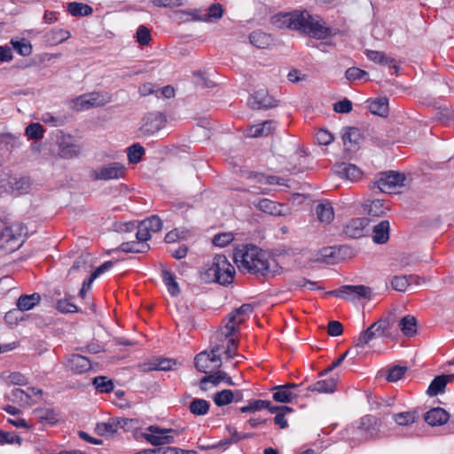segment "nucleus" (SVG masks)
<instances>
[{
    "label": "nucleus",
    "instance_id": "72a5a7b5",
    "mask_svg": "<svg viewBox=\"0 0 454 454\" xmlns=\"http://www.w3.org/2000/svg\"><path fill=\"white\" fill-rule=\"evenodd\" d=\"M67 12L72 16L84 17L90 15L93 12V9L91 6L86 4L72 2L67 4Z\"/></svg>",
    "mask_w": 454,
    "mask_h": 454
},
{
    "label": "nucleus",
    "instance_id": "423d86ee",
    "mask_svg": "<svg viewBox=\"0 0 454 454\" xmlns=\"http://www.w3.org/2000/svg\"><path fill=\"white\" fill-rule=\"evenodd\" d=\"M389 328L390 322L388 319L378 320L360 333L356 341L355 348H363L374 339L389 336Z\"/></svg>",
    "mask_w": 454,
    "mask_h": 454
},
{
    "label": "nucleus",
    "instance_id": "2f4dec72",
    "mask_svg": "<svg viewBox=\"0 0 454 454\" xmlns=\"http://www.w3.org/2000/svg\"><path fill=\"white\" fill-rule=\"evenodd\" d=\"M316 214L322 223H329L334 217L333 208L330 202L320 203L316 207Z\"/></svg>",
    "mask_w": 454,
    "mask_h": 454
},
{
    "label": "nucleus",
    "instance_id": "13d9d810",
    "mask_svg": "<svg viewBox=\"0 0 454 454\" xmlns=\"http://www.w3.org/2000/svg\"><path fill=\"white\" fill-rule=\"evenodd\" d=\"M22 439L20 436L15 434L14 433L11 432H4L3 430H0V444H13L17 443L19 445L21 444Z\"/></svg>",
    "mask_w": 454,
    "mask_h": 454
},
{
    "label": "nucleus",
    "instance_id": "2eb2a0df",
    "mask_svg": "<svg viewBox=\"0 0 454 454\" xmlns=\"http://www.w3.org/2000/svg\"><path fill=\"white\" fill-rule=\"evenodd\" d=\"M357 430L364 439L369 440L373 438L379 433L377 419L372 415L364 416L360 419Z\"/></svg>",
    "mask_w": 454,
    "mask_h": 454
},
{
    "label": "nucleus",
    "instance_id": "5fc2aeb1",
    "mask_svg": "<svg viewBox=\"0 0 454 454\" xmlns=\"http://www.w3.org/2000/svg\"><path fill=\"white\" fill-rule=\"evenodd\" d=\"M409 286V278L406 275L395 276L391 280L392 288L398 292H405Z\"/></svg>",
    "mask_w": 454,
    "mask_h": 454
},
{
    "label": "nucleus",
    "instance_id": "5701e85b",
    "mask_svg": "<svg viewBox=\"0 0 454 454\" xmlns=\"http://www.w3.org/2000/svg\"><path fill=\"white\" fill-rule=\"evenodd\" d=\"M248 105L254 109L270 108L274 106L272 98L268 97L264 91L255 92L248 99Z\"/></svg>",
    "mask_w": 454,
    "mask_h": 454
},
{
    "label": "nucleus",
    "instance_id": "4d7b16f0",
    "mask_svg": "<svg viewBox=\"0 0 454 454\" xmlns=\"http://www.w3.org/2000/svg\"><path fill=\"white\" fill-rule=\"evenodd\" d=\"M142 222L151 232H157L162 228V221L158 215H152Z\"/></svg>",
    "mask_w": 454,
    "mask_h": 454
},
{
    "label": "nucleus",
    "instance_id": "1a4fd4ad",
    "mask_svg": "<svg viewBox=\"0 0 454 454\" xmlns=\"http://www.w3.org/2000/svg\"><path fill=\"white\" fill-rule=\"evenodd\" d=\"M126 175V168L121 162H112L93 170L92 179L95 181H109L123 178Z\"/></svg>",
    "mask_w": 454,
    "mask_h": 454
},
{
    "label": "nucleus",
    "instance_id": "69168bd1",
    "mask_svg": "<svg viewBox=\"0 0 454 454\" xmlns=\"http://www.w3.org/2000/svg\"><path fill=\"white\" fill-rule=\"evenodd\" d=\"M137 41L141 45H147L151 41L149 29L145 26H140L137 30Z\"/></svg>",
    "mask_w": 454,
    "mask_h": 454
},
{
    "label": "nucleus",
    "instance_id": "412c9836",
    "mask_svg": "<svg viewBox=\"0 0 454 454\" xmlns=\"http://www.w3.org/2000/svg\"><path fill=\"white\" fill-rule=\"evenodd\" d=\"M390 224L387 220H383L376 224L372 229V240L376 244H385L389 239Z\"/></svg>",
    "mask_w": 454,
    "mask_h": 454
},
{
    "label": "nucleus",
    "instance_id": "20e7f679",
    "mask_svg": "<svg viewBox=\"0 0 454 454\" xmlns=\"http://www.w3.org/2000/svg\"><path fill=\"white\" fill-rule=\"evenodd\" d=\"M27 228L21 223H14L6 226L0 223V248L12 252L18 249L23 242Z\"/></svg>",
    "mask_w": 454,
    "mask_h": 454
},
{
    "label": "nucleus",
    "instance_id": "3c124183",
    "mask_svg": "<svg viewBox=\"0 0 454 454\" xmlns=\"http://www.w3.org/2000/svg\"><path fill=\"white\" fill-rule=\"evenodd\" d=\"M11 43L13 49L21 56H28L32 52L31 44L25 39L22 40H12Z\"/></svg>",
    "mask_w": 454,
    "mask_h": 454
},
{
    "label": "nucleus",
    "instance_id": "c756f323",
    "mask_svg": "<svg viewBox=\"0 0 454 454\" xmlns=\"http://www.w3.org/2000/svg\"><path fill=\"white\" fill-rule=\"evenodd\" d=\"M307 389L318 393H333L336 390V380L334 379L318 380L309 386Z\"/></svg>",
    "mask_w": 454,
    "mask_h": 454
},
{
    "label": "nucleus",
    "instance_id": "4be33fe9",
    "mask_svg": "<svg viewBox=\"0 0 454 454\" xmlns=\"http://www.w3.org/2000/svg\"><path fill=\"white\" fill-rule=\"evenodd\" d=\"M454 378V375H440L436 376L432 382L430 383L427 388V394L430 396H435L440 393L444 391L446 385L451 381Z\"/></svg>",
    "mask_w": 454,
    "mask_h": 454
},
{
    "label": "nucleus",
    "instance_id": "dca6fc26",
    "mask_svg": "<svg viewBox=\"0 0 454 454\" xmlns=\"http://www.w3.org/2000/svg\"><path fill=\"white\" fill-rule=\"evenodd\" d=\"M367 218H355L350 220L344 228L345 234L352 239H358L364 235L365 227L368 225Z\"/></svg>",
    "mask_w": 454,
    "mask_h": 454
},
{
    "label": "nucleus",
    "instance_id": "680f3d73",
    "mask_svg": "<svg viewBox=\"0 0 454 454\" xmlns=\"http://www.w3.org/2000/svg\"><path fill=\"white\" fill-rule=\"evenodd\" d=\"M346 78L349 81L361 80L368 75V73L358 67H349L345 73Z\"/></svg>",
    "mask_w": 454,
    "mask_h": 454
},
{
    "label": "nucleus",
    "instance_id": "aec40b11",
    "mask_svg": "<svg viewBox=\"0 0 454 454\" xmlns=\"http://www.w3.org/2000/svg\"><path fill=\"white\" fill-rule=\"evenodd\" d=\"M337 174L347 180L356 182L362 176V171L356 165L349 163H341L336 168Z\"/></svg>",
    "mask_w": 454,
    "mask_h": 454
},
{
    "label": "nucleus",
    "instance_id": "ddd939ff",
    "mask_svg": "<svg viewBox=\"0 0 454 454\" xmlns=\"http://www.w3.org/2000/svg\"><path fill=\"white\" fill-rule=\"evenodd\" d=\"M163 125L164 119L160 113H149L142 119L140 131L145 136H151L158 132Z\"/></svg>",
    "mask_w": 454,
    "mask_h": 454
},
{
    "label": "nucleus",
    "instance_id": "774afa93",
    "mask_svg": "<svg viewBox=\"0 0 454 454\" xmlns=\"http://www.w3.org/2000/svg\"><path fill=\"white\" fill-rule=\"evenodd\" d=\"M11 396L13 401L21 402V403H28L31 399V394L21 388H14L11 392Z\"/></svg>",
    "mask_w": 454,
    "mask_h": 454
},
{
    "label": "nucleus",
    "instance_id": "0e129e2a",
    "mask_svg": "<svg viewBox=\"0 0 454 454\" xmlns=\"http://www.w3.org/2000/svg\"><path fill=\"white\" fill-rule=\"evenodd\" d=\"M223 9L220 4H211L208 8L207 17L200 19L201 20L208 21L209 19L218 20L223 17Z\"/></svg>",
    "mask_w": 454,
    "mask_h": 454
},
{
    "label": "nucleus",
    "instance_id": "f8f14e48",
    "mask_svg": "<svg viewBox=\"0 0 454 454\" xmlns=\"http://www.w3.org/2000/svg\"><path fill=\"white\" fill-rule=\"evenodd\" d=\"M236 331H238V329L235 328L231 322H226L223 326H221L210 340V348H213V352L219 353L223 349V344H219V341L226 344L228 340L233 338V334Z\"/></svg>",
    "mask_w": 454,
    "mask_h": 454
},
{
    "label": "nucleus",
    "instance_id": "f257e3e1",
    "mask_svg": "<svg viewBox=\"0 0 454 454\" xmlns=\"http://www.w3.org/2000/svg\"><path fill=\"white\" fill-rule=\"evenodd\" d=\"M271 24L278 28H291L317 40L333 36V29L318 15H311L308 11L280 12L271 17Z\"/></svg>",
    "mask_w": 454,
    "mask_h": 454
},
{
    "label": "nucleus",
    "instance_id": "c85d7f7f",
    "mask_svg": "<svg viewBox=\"0 0 454 454\" xmlns=\"http://www.w3.org/2000/svg\"><path fill=\"white\" fill-rule=\"evenodd\" d=\"M419 418L418 411H403L393 414L394 421L399 426H408L415 423Z\"/></svg>",
    "mask_w": 454,
    "mask_h": 454
},
{
    "label": "nucleus",
    "instance_id": "a18cd8bd",
    "mask_svg": "<svg viewBox=\"0 0 454 454\" xmlns=\"http://www.w3.org/2000/svg\"><path fill=\"white\" fill-rule=\"evenodd\" d=\"M233 391L223 389L215 394L214 402L217 406H224L233 402Z\"/></svg>",
    "mask_w": 454,
    "mask_h": 454
},
{
    "label": "nucleus",
    "instance_id": "a211bd4d",
    "mask_svg": "<svg viewBox=\"0 0 454 454\" xmlns=\"http://www.w3.org/2000/svg\"><path fill=\"white\" fill-rule=\"evenodd\" d=\"M449 413L440 407L429 410L424 416L425 421L433 427L445 424L449 420Z\"/></svg>",
    "mask_w": 454,
    "mask_h": 454
},
{
    "label": "nucleus",
    "instance_id": "473e14b6",
    "mask_svg": "<svg viewBox=\"0 0 454 454\" xmlns=\"http://www.w3.org/2000/svg\"><path fill=\"white\" fill-rule=\"evenodd\" d=\"M210 408L209 403L205 399L194 398L189 403V411L194 416L207 414Z\"/></svg>",
    "mask_w": 454,
    "mask_h": 454
},
{
    "label": "nucleus",
    "instance_id": "603ef678",
    "mask_svg": "<svg viewBox=\"0 0 454 454\" xmlns=\"http://www.w3.org/2000/svg\"><path fill=\"white\" fill-rule=\"evenodd\" d=\"M9 184L13 191L23 193L30 187V179L28 177H13L9 181Z\"/></svg>",
    "mask_w": 454,
    "mask_h": 454
},
{
    "label": "nucleus",
    "instance_id": "37998d69",
    "mask_svg": "<svg viewBox=\"0 0 454 454\" xmlns=\"http://www.w3.org/2000/svg\"><path fill=\"white\" fill-rule=\"evenodd\" d=\"M44 134L43 127L38 122H32L27 126L25 129V135L28 137V139H41L43 138Z\"/></svg>",
    "mask_w": 454,
    "mask_h": 454
},
{
    "label": "nucleus",
    "instance_id": "9d476101",
    "mask_svg": "<svg viewBox=\"0 0 454 454\" xmlns=\"http://www.w3.org/2000/svg\"><path fill=\"white\" fill-rule=\"evenodd\" d=\"M144 435L147 442L157 446L174 442L176 432L171 428L167 429L157 426H151Z\"/></svg>",
    "mask_w": 454,
    "mask_h": 454
},
{
    "label": "nucleus",
    "instance_id": "8fccbe9b",
    "mask_svg": "<svg viewBox=\"0 0 454 454\" xmlns=\"http://www.w3.org/2000/svg\"><path fill=\"white\" fill-rule=\"evenodd\" d=\"M226 377V372L223 371H217L215 373L209 374L207 376H205L200 380V387L205 390L206 387L204 385L206 383H211L214 386H217L221 381L224 380Z\"/></svg>",
    "mask_w": 454,
    "mask_h": 454
},
{
    "label": "nucleus",
    "instance_id": "7ed1b4c3",
    "mask_svg": "<svg viewBox=\"0 0 454 454\" xmlns=\"http://www.w3.org/2000/svg\"><path fill=\"white\" fill-rule=\"evenodd\" d=\"M235 269L225 255L216 254L211 263L204 267L200 273L201 279L206 283L227 285L232 282Z\"/></svg>",
    "mask_w": 454,
    "mask_h": 454
},
{
    "label": "nucleus",
    "instance_id": "052dcab7",
    "mask_svg": "<svg viewBox=\"0 0 454 454\" xmlns=\"http://www.w3.org/2000/svg\"><path fill=\"white\" fill-rule=\"evenodd\" d=\"M407 368L403 366H394L387 373V380L389 382H395L402 379L406 372Z\"/></svg>",
    "mask_w": 454,
    "mask_h": 454
},
{
    "label": "nucleus",
    "instance_id": "cd10ccee",
    "mask_svg": "<svg viewBox=\"0 0 454 454\" xmlns=\"http://www.w3.org/2000/svg\"><path fill=\"white\" fill-rule=\"evenodd\" d=\"M398 326L403 335L413 336L417 332V320L413 316H405L399 321Z\"/></svg>",
    "mask_w": 454,
    "mask_h": 454
},
{
    "label": "nucleus",
    "instance_id": "6e6d98bb",
    "mask_svg": "<svg viewBox=\"0 0 454 454\" xmlns=\"http://www.w3.org/2000/svg\"><path fill=\"white\" fill-rule=\"evenodd\" d=\"M55 307L61 313H75L79 311L77 306L67 299L58 300Z\"/></svg>",
    "mask_w": 454,
    "mask_h": 454
},
{
    "label": "nucleus",
    "instance_id": "09e8293b",
    "mask_svg": "<svg viewBox=\"0 0 454 454\" xmlns=\"http://www.w3.org/2000/svg\"><path fill=\"white\" fill-rule=\"evenodd\" d=\"M0 144L3 145L7 151H12L20 146L19 137L11 133L0 135Z\"/></svg>",
    "mask_w": 454,
    "mask_h": 454
},
{
    "label": "nucleus",
    "instance_id": "0eeeda50",
    "mask_svg": "<svg viewBox=\"0 0 454 454\" xmlns=\"http://www.w3.org/2000/svg\"><path fill=\"white\" fill-rule=\"evenodd\" d=\"M56 143L58 154L63 159H73L78 157L82 153V145L75 137L69 134L59 131Z\"/></svg>",
    "mask_w": 454,
    "mask_h": 454
},
{
    "label": "nucleus",
    "instance_id": "a878e982",
    "mask_svg": "<svg viewBox=\"0 0 454 454\" xmlns=\"http://www.w3.org/2000/svg\"><path fill=\"white\" fill-rule=\"evenodd\" d=\"M150 247L142 240L127 241L121 244L119 250L124 253H145Z\"/></svg>",
    "mask_w": 454,
    "mask_h": 454
},
{
    "label": "nucleus",
    "instance_id": "f3484780",
    "mask_svg": "<svg viewBox=\"0 0 454 454\" xmlns=\"http://www.w3.org/2000/svg\"><path fill=\"white\" fill-rule=\"evenodd\" d=\"M276 129L274 121H265L262 123L252 125L246 130V136L248 137H260L270 135Z\"/></svg>",
    "mask_w": 454,
    "mask_h": 454
},
{
    "label": "nucleus",
    "instance_id": "6ab92c4d",
    "mask_svg": "<svg viewBox=\"0 0 454 454\" xmlns=\"http://www.w3.org/2000/svg\"><path fill=\"white\" fill-rule=\"evenodd\" d=\"M253 306L248 303L242 304L239 308L234 309L228 316V321L233 323L236 329H239L246 318L253 312Z\"/></svg>",
    "mask_w": 454,
    "mask_h": 454
},
{
    "label": "nucleus",
    "instance_id": "b1692460",
    "mask_svg": "<svg viewBox=\"0 0 454 454\" xmlns=\"http://www.w3.org/2000/svg\"><path fill=\"white\" fill-rule=\"evenodd\" d=\"M249 41L254 46L259 49H265L271 44L272 38L269 34L262 30H255L250 34Z\"/></svg>",
    "mask_w": 454,
    "mask_h": 454
},
{
    "label": "nucleus",
    "instance_id": "de8ad7c7",
    "mask_svg": "<svg viewBox=\"0 0 454 454\" xmlns=\"http://www.w3.org/2000/svg\"><path fill=\"white\" fill-rule=\"evenodd\" d=\"M365 54L370 60L381 65H388L395 62L393 59L387 57L381 51L367 50Z\"/></svg>",
    "mask_w": 454,
    "mask_h": 454
},
{
    "label": "nucleus",
    "instance_id": "c03bdc74",
    "mask_svg": "<svg viewBox=\"0 0 454 454\" xmlns=\"http://www.w3.org/2000/svg\"><path fill=\"white\" fill-rule=\"evenodd\" d=\"M145 148L139 144H134L128 148V159L132 164L138 163L145 154Z\"/></svg>",
    "mask_w": 454,
    "mask_h": 454
},
{
    "label": "nucleus",
    "instance_id": "79ce46f5",
    "mask_svg": "<svg viewBox=\"0 0 454 454\" xmlns=\"http://www.w3.org/2000/svg\"><path fill=\"white\" fill-rule=\"evenodd\" d=\"M387 209L384 203L380 200H372L370 204L365 206L367 214L373 217L383 215Z\"/></svg>",
    "mask_w": 454,
    "mask_h": 454
},
{
    "label": "nucleus",
    "instance_id": "4c0bfd02",
    "mask_svg": "<svg viewBox=\"0 0 454 454\" xmlns=\"http://www.w3.org/2000/svg\"><path fill=\"white\" fill-rule=\"evenodd\" d=\"M370 112L372 114L385 116L388 113V103L386 98H380L372 100L369 105Z\"/></svg>",
    "mask_w": 454,
    "mask_h": 454
},
{
    "label": "nucleus",
    "instance_id": "ea45409f",
    "mask_svg": "<svg viewBox=\"0 0 454 454\" xmlns=\"http://www.w3.org/2000/svg\"><path fill=\"white\" fill-rule=\"evenodd\" d=\"M93 386L101 393H110L114 390V383L105 376L95 377L92 380Z\"/></svg>",
    "mask_w": 454,
    "mask_h": 454
},
{
    "label": "nucleus",
    "instance_id": "f704fd0d",
    "mask_svg": "<svg viewBox=\"0 0 454 454\" xmlns=\"http://www.w3.org/2000/svg\"><path fill=\"white\" fill-rule=\"evenodd\" d=\"M254 205L264 213L273 215H280L279 205L269 199H259L254 201Z\"/></svg>",
    "mask_w": 454,
    "mask_h": 454
},
{
    "label": "nucleus",
    "instance_id": "c9c22d12",
    "mask_svg": "<svg viewBox=\"0 0 454 454\" xmlns=\"http://www.w3.org/2000/svg\"><path fill=\"white\" fill-rule=\"evenodd\" d=\"M162 281L167 286L168 292L171 296H176L180 294V288L175 276L168 270H164L161 272Z\"/></svg>",
    "mask_w": 454,
    "mask_h": 454
},
{
    "label": "nucleus",
    "instance_id": "338daca9",
    "mask_svg": "<svg viewBox=\"0 0 454 454\" xmlns=\"http://www.w3.org/2000/svg\"><path fill=\"white\" fill-rule=\"evenodd\" d=\"M316 140L319 145H328L333 140V136L326 129H320L316 133Z\"/></svg>",
    "mask_w": 454,
    "mask_h": 454
},
{
    "label": "nucleus",
    "instance_id": "49530a36",
    "mask_svg": "<svg viewBox=\"0 0 454 454\" xmlns=\"http://www.w3.org/2000/svg\"><path fill=\"white\" fill-rule=\"evenodd\" d=\"M360 139V132L359 129L354 127H347L344 129L342 134V140L344 145H347L348 143L350 145H357Z\"/></svg>",
    "mask_w": 454,
    "mask_h": 454
},
{
    "label": "nucleus",
    "instance_id": "f03ea898",
    "mask_svg": "<svg viewBox=\"0 0 454 454\" xmlns=\"http://www.w3.org/2000/svg\"><path fill=\"white\" fill-rule=\"evenodd\" d=\"M233 260L241 271L263 277L274 276L276 273V270L271 269V264L277 266L275 261L270 262L266 254L254 245H242L237 247L233 253Z\"/></svg>",
    "mask_w": 454,
    "mask_h": 454
},
{
    "label": "nucleus",
    "instance_id": "6e6552de",
    "mask_svg": "<svg viewBox=\"0 0 454 454\" xmlns=\"http://www.w3.org/2000/svg\"><path fill=\"white\" fill-rule=\"evenodd\" d=\"M325 295H332L338 298L355 301L362 298L370 299L372 296V290L370 287L360 286H342L338 289L325 293Z\"/></svg>",
    "mask_w": 454,
    "mask_h": 454
},
{
    "label": "nucleus",
    "instance_id": "e433bc0d",
    "mask_svg": "<svg viewBox=\"0 0 454 454\" xmlns=\"http://www.w3.org/2000/svg\"><path fill=\"white\" fill-rule=\"evenodd\" d=\"M119 424L120 421H116V419H112L107 422L98 423L95 427V431L98 435H112L117 432Z\"/></svg>",
    "mask_w": 454,
    "mask_h": 454
},
{
    "label": "nucleus",
    "instance_id": "bf43d9fd",
    "mask_svg": "<svg viewBox=\"0 0 454 454\" xmlns=\"http://www.w3.org/2000/svg\"><path fill=\"white\" fill-rule=\"evenodd\" d=\"M69 106L74 111H83L90 109L85 94H82L70 100Z\"/></svg>",
    "mask_w": 454,
    "mask_h": 454
},
{
    "label": "nucleus",
    "instance_id": "39448f33",
    "mask_svg": "<svg viewBox=\"0 0 454 454\" xmlns=\"http://www.w3.org/2000/svg\"><path fill=\"white\" fill-rule=\"evenodd\" d=\"M405 176L402 173L389 170L377 175L374 185L382 192L395 193L404 184Z\"/></svg>",
    "mask_w": 454,
    "mask_h": 454
},
{
    "label": "nucleus",
    "instance_id": "4468645a",
    "mask_svg": "<svg viewBox=\"0 0 454 454\" xmlns=\"http://www.w3.org/2000/svg\"><path fill=\"white\" fill-rule=\"evenodd\" d=\"M66 366L75 374H82L91 368L90 361L79 354H72L67 358Z\"/></svg>",
    "mask_w": 454,
    "mask_h": 454
},
{
    "label": "nucleus",
    "instance_id": "a19ab883",
    "mask_svg": "<svg viewBox=\"0 0 454 454\" xmlns=\"http://www.w3.org/2000/svg\"><path fill=\"white\" fill-rule=\"evenodd\" d=\"M269 405H270V401L261 399L251 400L247 405L240 407L239 411L242 413L254 412L269 407Z\"/></svg>",
    "mask_w": 454,
    "mask_h": 454
},
{
    "label": "nucleus",
    "instance_id": "e2e57ef3",
    "mask_svg": "<svg viewBox=\"0 0 454 454\" xmlns=\"http://www.w3.org/2000/svg\"><path fill=\"white\" fill-rule=\"evenodd\" d=\"M233 240V235L231 232L217 234L213 239V243L216 247H225Z\"/></svg>",
    "mask_w": 454,
    "mask_h": 454
},
{
    "label": "nucleus",
    "instance_id": "393cba45",
    "mask_svg": "<svg viewBox=\"0 0 454 454\" xmlns=\"http://www.w3.org/2000/svg\"><path fill=\"white\" fill-rule=\"evenodd\" d=\"M340 248L336 247H324L320 250L317 262L325 264H334L337 262Z\"/></svg>",
    "mask_w": 454,
    "mask_h": 454
},
{
    "label": "nucleus",
    "instance_id": "9b49d317",
    "mask_svg": "<svg viewBox=\"0 0 454 454\" xmlns=\"http://www.w3.org/2000/svg\"><path fill=\"white\" fill-rule=\"evenodd\" d=\"M211 364H215L214 367L219 368L222 365L221 357L218 352H213V348H210V351H203L199 353L194 359V364L196 369L203 373H207L208 370L212 369Z\"/></svg>",
    "mask_w": 454,
    "mask_h": 454
},
{
    "label": "nucleus",
    "instance_id": "58836bf2",
    "mask_svg": "<svg viewBox=\"0 0 454 454\" xmlns=\"http://www.w3.org/2000/svg\"><path fill=\"white\" fill-rule=\"evenodd\" d=\"M85 97L87 98L90 109L93 107L102 106L110 102V98L107 97V95H104L100 92L88 93L85 94Z\"/></svg>",
    "mask_w": 454,
    "mask_h": 454
},
{
    "label": "nucleus",
    "instance_id": "864d4df0",
    "mask_svg": "<svg viewBox=\"0 0 454 454\" xmlns=\"http://www.w3.org/2000/svg\"><path fill=\"white\" fill-rule=\"evenodd\" d=\"M176 365V362L172 359L160 358L153 362L149 365V370L152 371H168Z\"/></svg>",
    "mask_w": 454,
    "mask_h": 454
},
{
    "label": "nucleus",
    "instance_id": "bb28decb",
    "mask_svg": "<svg viewBox=\"0 0 454 454\" xmlns=\"http://www.w3.org/2000/svg\"><path fill=\"white\" fill-rule=\"evenodd\" d=\"M40 300L41 296L37 293L24 294L18 299L17 306L20 311L29 310L38 304Z\"/></svg>",
    "mask_w": 454,
    "mask_h": 454
},
{
    "label": "nucleus",
    "instance_id": "7c9ffc66",
    "mask_svg": "<svg viewBox=\"0 0 454 454\" xmlns=\"http://www.w3.org/2000/svg\"><path fill=\"white\" fill-rule=\"evenodd\" d=\"M273 399L279 403H291L293 399L298 396L288 389V386H276L274 388Z\"/></svg>",
    "mask_w": 454,
    "mask_h": 454
}]
</instances>
